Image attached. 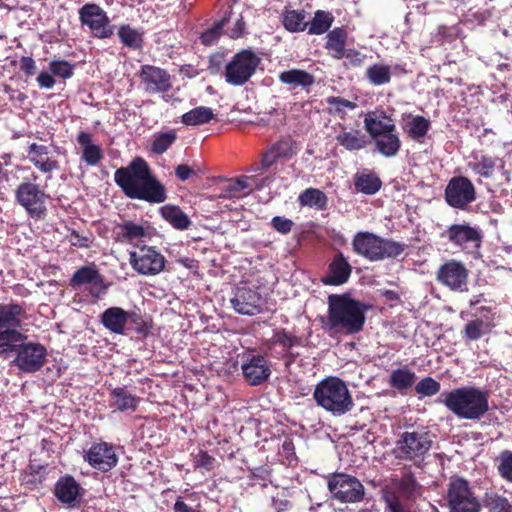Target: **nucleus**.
Listing matches in <instances>:
<instances>
[{
    "mask_svg": "<svg viewBox=\"0 0 512 512\" xmlns=\"http://www.w3.org/2000/svg\"><path fill=\"white\" fill-rule=\"evenodd\" d=\"M27 312L16 302L0 304V358L15 356L12 363L23 373H35L46 362L47 349L39 342L27 341L23 330Z\"/></svg>",
    "mask_w": 512,
    "mask_h": 512,
    "instance_id": "f257e3e1",
    "label": "nucleus"
},
{
    "mask_svg": "<svg viewBox=\"0 0 512 512\" xmlns=\"http://www.w3.org/2000/svg\"><path fill=\"white\" fill-rule=\"evenodd\" d=\"M114 181L126 197L150 204L166 201L165 186L152 174L148 163L141 157L134 158L127 167L118 168Z\"/></svg>",
    "mask_w": 512,
    "mask_h": 512,
    "instance_id": "f03ea898",
    "label": "nucleus"
},
{
    "mask_svg": "<svg viewBox=\"0 0 512 512\" xmlns=\"http://www.w3.org/2000/svg\"><path fill=\"white\" fill-rule=\"evenodd\" d=\"M328 311L323 328L330 336H350L361 332L366 321L368 306L350 294H331L327 299Z\"/></svg>",
    "mask_w": 512,
    "mask_h": 512,
    "instance_id": "7ed1b4c3",
    "label": "nucleus"
},
{
    "mask_svg": "<svg viewBox=\"0 0 512 512\" xmlns=\"http://www.w3.org/2000/svg\"><path fill=\"white\" fill-rule=\"evenodd\" d=\"M436 401L459 419L480 420L489 410V392L476 386L443 392Z\"/></svg>",
    "mask_w": 512,
    "mask_h": 512,
    "instance_id": "20e7f679",
    "label": "nucleus"
},
{
    "mask_svg": "<svg viewBox=\"0 0 512 512\" xmlns=\"http://www.w3.org/2000/svg\"><path fill=\"white\" fill-rule=\"evenodd\" d=\"M317 405L333 416H342L354 407L352 395L346 383L338 377H326L314 389Z\"/></svg>",
    "mask_w": 512,
    "mask_h": 512,
    "instance_id": "39448f33",
    "label": "nucleus"
},
{
    "mask_svg": "<svg viewBox=\"0 0 512 512\" xmlns=\"http://www.w3.org/2000/svg\"><path fill=\"white\" fill-rule=\"evenodd\" d=\"M404 248V244L366 231L356 233L352 240L353 251L372 262L396 258L404 252Z\"/></svg>",
    "mask_w": 512,
    "mask_h": 512,
    "instance_id": "423d86ee",
    "label": "nucleus"
},
{
    "mask_svg": "<svg viewBox=\"0 0 512 512\" xmlns=\"http://www.w3.org/2000/svg\"><path fill=\"white\" fill-rule=\"evenodd\" d=\"M433 437L426 428L404 431L399 434L392 453L398 460L420 463L430 451Z\"/></svg>",
    "mask_w": 512,
    "mask_h": 512,
    "instance_id": "0eeeda50",
    "label": "nucleus"
},
{
    "mask_svg": "<svg viewBox=\"0 0 512 512\" xmlns=\"http://www.w3.org/2000/svg\"><path fill=\"white\" fill-rule=\"evenodd\" d=\"M33 181L25 179L15 189V200L33 219H41L46 215L49 195L35 181L37 175L32 174Z\"/></svg>",
    "mask_w": 512,
    "mask_h": 512,
    "instance_id": "6e6552de",
    "label": "nucleus"
},
{
    "mask_svg": "<svg viewBox=\"0 0 512 512\" xmlns=\"http://www.w3.org/2000/svg\"><path fill=\"white\" fill-rule=\"evenodd\" d=\"M450 512H480L481 503L475 496L469 482L457 477L450 480L447 491Z\"/></svg>",
    "mask_w": 512,
    "mask_h": 512,
    "instance_id": "1a4fd4ad",
    "label": "nucleus"
},
{
    "mask_svg": "<svg viewBox=\"0 0 512 512\" xmlns=\"http://www.w3.org/2000/svg\"><path fill=\"white\" fill-rule=\"evenodd\" d=\"M260 58L251 50H242L234 55L225 67V80L233 86L245 84L255 73Z\"/></svg>",
    "mask_w": 512,
    "mask_h": 512,
    "instance_id": "9d476101",
    "label": "nucleus"
},
{
    "mask_svg": "<svg viewBox=\"0 0 512 512\" xmlns=\"http://www.w3.org/2000/svg\"><path fill=\"white\" fill-rule=\"evenodd\" d=\"M328 489L333 498L343 503H356L365 495L363 484L354 476L337 473L328 480Z\"/></svg>",
    "mask_w": 512,
    "mask_h": 512,
    "instance_id": "9b49d317",
    "label": "nucleus"
},
{
    "mask_svg": "<svg viewBox=\"0 0 512 512\" xmlns=\"http://www.w3.org/2000/svg\"><path fill=\"white\" fill-rule=\"evenodd\" d=\"M78 14L82 26L88 27L94 37L107 39L113 35L111 21L99 5L87 3L79 9Z\"/></svg>",
    "mask_w": 512,
    "mask_h": 512,
    "instance_id": "f8f14e48",
    "label": "nucleus"
},
{
    "mask_svg": "<svg viewBox=\"0 0 512 512\" xmlns=\"http://www.w3.org/2000/svg\"><path fill=\"white\" fill-rule=\"evenodd\" d=\"M441 236L447 239L453 246L468 252H473L480 248L483 238L481 229L469 223L451 224Z\"/></svg>",
    "mask_w": 512,
    "mask_h": 512,
    "instance_id": "ddd939ff",
    "label": "nucleus"
},
{
    "mask_svg": "<svg viewBox=\"0 0 512 512\" xmlns=\"http://www.w3.org/2000/svg\"><path fill=\"white\" fill-rule=\"evenodd\" d=\"M164 256L155 247L146 245L129 253V263L139 274L152 276L159 274L165 267Z\"/></svg>",
    "mask_w": 512,
    "mask_h": 512,
    "instance_id": "4468645a",
    "label": "nucleus"
},
{
    "mask_svg": "<svg viewBox=\"0 0 512 512\" xmlns=\"http://www.w3.org/2000/svg\"><path fill=\"white\" fill-rule=\"evenodd\" d=\"M70 286L74 289L87 286L89 294L96 299H100L107 294L109 285L105 283L104 277L95 265H87L74 272L70 279Z\"/></svg>",
    "mask_w": 512,
    "mask_h": 512,
    "instance_id": "2eb2a0df",
    "label": "nucleus"
},
{
    "mask_svg": "<svg viewBox=\"0 0 512 512\" xmlns=\"http://www.w3.org/2000/svg\"><path fill=\"white\" fill-rule=\"evenodd\" d=\"M475 199V187L468 178L456 176L450 179L445 188V200L449 206L464 210Z\"/></svg>",
    "mask_w": 512,
    "mask_h": 512,
    "instance_id": "dca6fc26",
    "label": "nucleus"
},
{
    "mask_svg": "<svg viewBox=\"0 0 512 512\" xmlns=\"http://www.w3.org/2000/svg\"><path fill=\"white\" fill-rule=\"evenodd\" d=\"M467 279L468 270L461 262L456 260L445 262L437 271V280L455 292L468 290Z\"/></svg>",
    "mask_w": 512,
    "mask_h": 512,
    "instance_id": "f3484780",
    "label": "nucleus"
},
{
    "mask_svg": "<svg viewBox=\"0 0 512 512\" xmlns=\"http://www.w3.org/2000/svg\"><path fill=\"white\" fill-rule=\"evenodd\" d=\"M241 371L245 381L251 386H259L271 375V368L266 357L260 354L243 356Z\"/></svg>",
    "mask_w": 512,
    "mask_h": 512,
    "instance_id": "a211bd4d",
    "label": "nucleus"
},
{
    "mask_svg": "<svg viewBox=\"0 0 512 512\" xmlns=\"http://www.w3.org/2000/svg\"><path fill=\"white\" fill-rule=\"evenodd\" d=\"M141 318L132 311H126L121 307L113 306L105 309L100 314V323L109 332L117 335L126 334V326L131 321L138 324Z\"/></svg>",
    "mask_w": 512,
    "mask_h": 512,
    "instance_id": "6ab92c4d",
    "label": "nucleus"
},
{
    "mask_svg": "<svg viewBox=\"0 0 512 512\" xmlns=\"http://www.w3.org/2000/svg\"><path fill=\"white\" fill-rule=\"evenodd\" d=\"M139 76L148 93H165L171 89V77L166 70L160 67L143 65Z\"/></svg>",
    "mask_w": 512,
    "mask_h": 512,
    "instance_id": "aec40b11",
    "label": "nucleus"
},
{
    "mask_svg": "<svg viewBox=\"0 0 512 512\" xmlns=\"http://www.w3.org/2000/svg\"><path fill=\"white\" fill-rule=\"evenodd\" d=\"M230 303L233 309L242 315H256L262 311L261 296L246 286L237 287Z\"/></svg>",
    "mask_w": 512,
    "mask_h": 512,
    "instance_id": "412c9836",
    "label": "nucleus"
},
{
    "mask_svg": "<svg viewBox=\"0 0 512 512\" xmlns=\"http://www.w3.org/2000/svg\"><path fill=\"white\" fill-rule=\"evenodd\" d=\"M85 459L93 468L102 472L110 471L118 463L114 447L106 442L92 445Z\"/></svg>",
    "mask_w": 512,
    "mask_h": 512,
    "instance_id": "4be33fe9",
    "label": "nucleus"
},
{
    "mask_svg": "<svg viewBox=\"0 0 512 512\" xmlns=\"http://www.w3.org/2000/svg\"><path fill=\"white\" fill-rule=\"evenodd\" d=\"M82 491L80 484L70 475L60 477L54 488L56 498L68 508L79 505Z\"/></svg>",
    "mask_w": 512,
    "mask_h": 512,
    "instance_id": "5701e85b",
    "label": "nucleus"
},
{
    "mask_svg": "<svg viewBox=\"0 0 512 512\" xmlns=\"http://www.w3.org/2000/svg\"><path fill=\"white\" fill-rule=\"evenodd\" d=\"M352 273V266L342 252H338L328 265L327 272L322 278L325 285L340 286L345 284Z\"/></svg>",
    "mask_w": 512,
    "mask_h": 512,
    "instance_id": "b1692460",
    "label": "nucleus"
},
{
    "mask_svg": "<svg viewBox=\"0 0 512 512\" xmlns=\"http://www.w3.org/2000/svg\"><path fill=\"white\" fill-rule=\"evenodd\" d=\"M116 240L122 243H129L137 248L149 236L148 226L130 220H124L116 226Z\"/></svg>",
    "mask_w": 512,
    "mask_h": 512,
    "instance_id": "393cba45",
    "label": "nucleus"
},
{
    "mask_svg": "<svg viewBox=\"0 0 512 512\" xmlns=\"http://www.w3.org/2000/svg\"><path fill=\"white\" fill-rule=\"evenodd\" d=\"M76 140L82 150L80 157L82 162L94 167L103 160V150L99 145L93 143V135L91 133L81 131L78 133Z\"/></svg>",
    "mask_w": 512,
    "mask_h": 512,
    "instance_id": "a878e982",
    "label": "nucleus"
},
{
    "mask_svg": "<svg viewBox=\"0 0 512 512\" xmlns=\"http://www.w3.org/2000/svg\"><path fill=\"white\" fill-rule=\"evenodd\" d=\"M271 343L274 345L281 346L285 351V357H288L290 361H294L300 354L294 352L295 347H305L307 344V339L296 336L284 328H280L274 331V334L271 338Z\"/></svg>",
    "mask_w": 512,
    "mask_h": 512,
    "instance_id": "bb28decb",
    "label": "nucleus"
},
{
    "mask_svg": "<svg viewBox=\"0 0 512 512\" xmlns=\"http://www.w3.org/2000/svg\"><path fill=\"white\" fill-rule=\"evenodd\" d=\"M364 125L372 139L396 130L393 120L379 111L369 112L365 116Z\"/></svg>",
    "mask_w": 512,
    "mask_h": 512,
    "instance_id": "cd10ccee",
    "label": "nucleus"
},
{
    "mask_svg": "<svg viewBox=\"0 0 512 512\" xmlns=\"http://www.w3.org/2000/svg\"><path fill=\"white\" fill-rule=\"evenodd\" d=\"M335 139L337 143L348 151H359L366 147L367 136L359 129L340 126Z\"/></svg>",
    "mask_w": 512,
    "mask_h": 512,
    "instance_id": "c85d7f7f",
    "label": "nucleus"
},
{
    "mask_svg": "<svg viewBox=\"0 0 512 512\" xmlns=\"http://www.w3.org/2000/svg\"><path fill=\"white\" fill-rule=\"evenodd\" d=\"M48 147L32 143L28 147L29 161L42 173H51L59 168L58 162L48 157Z\"/></svg>",
    "mask_w": 512,
    "mask_h": 512,
    "instance_id": "c756f323",
    "label": "nucleus"
},
{
    "mask_svg": "<svg viewBox=\"0 0 512 512\" xmlns=\"http://www.w3.org/2000/svg\"><path fill=\"white\" fill-rule=\"evenodd\" d=\"M111 406L120 412H134L139 404V397L132 394L126 387H116L110 392Z\"/></svg>",
    "mask_w": 512,
    "mask_h": 512,
    "instance_id": "7c9ffc66",
    "label": "nucleus"
},
{
    "mask_svg": "<svg viewBox=\"0 0 512 512\" xmlns=\"http://www.w3.org/2000/svg\"><path fill=\"white\" fill-rule=\"evenodd\" d=\"M279 80L292 89L302 88L308 90L314 83L315 77L301 69H290L279 74Z\"/></svg>",
    "mask_w": 512,
    "mask_h": 512,
    "instance_id": "2f4dec72",
    "label": "nucleus"
},
{
    "mask_svg": "<svg viewBox=\"0 0 512 512\" xmlns=\"http://www.w3.org/2000/svg\"><path fill=\"white\" fill-rule=\"evenodd\" d=\"M161 216L175 229L187 230L192 221L189 216L176 205H164L160 208Z\"/></svg>",
    "mask_w": 512,
    "mask_h": 512,
    "instance_id": "473e14b6",
    "label": "nucleus"
},
{
    "mask_svg": "<svg viewBox=\"0 0 512 512\" xmlns=\"http://www.w3.org/2000/svg\"><path fill=\"white\" fill-rule=\"evenodd\" d=\"M373 140L375 142L376 151L387 158L395 157L401 148V140L397 129L393 132L382 134Z\"/></svg>",
    "mask_w": 512,
    "mask_h": 512,
    "instance_id": "72a5a7b5",
    "label": "nucleus"
},
{
    "mask_svg": "<svg viewBox=\"0 0 512 512\" xmlns=\"http://www.w3.org/2000/svg\"><path fill=\"white\" fill-rule=\"evenodd\" d=\"M298 202L302 207L325 210L328 205V197L317 188H307L298 196Z\"/></svg>",
    "mask_w": 512,
    "mask_h": 512,
    "instance_id": "f704fd0d",
    "label": "nucleus"
},
{
    "mask_svg": "<svg viewBox=\"0 0 512 512\" xmlns=\"http://www.w3.org/2000/svg\"><path fill=\"white\" fill-rule=\"evenodd\" d=\"M325 48L333 58L341 59L345 54L347 34L342 28H335L327 34Z\"/></svg>",
    "mask_w": 512,
    "mask_h": 512,
    "instance_id": "c9c22d12",
    "label": "nucleus"
},
{
    "mask_svg": "<svg viewBox=\"0 0 512 512\" xmlns=\"http://www.w3.org/2000/svg\"><path fill=\"white\" fill-rule=\"evenodd\" d=\"M214 118V112L210 107L199 106L182 115V123L187 126H199L209 123Z\"/></svg>",
    "mask_w": 512,
    "mask_h": 512,
    "instance_id": "e433bc0d",
    "label": "nucleus"
},
{
    "mask_svg": "<svg viewBox=\"0 0 512 512\" xmlns=\"http://www.w3.org/2000/svg\"><path fill=\"white\" fill-rule=\"evenodd\" d=\"M381 180L372 173H357L354 178L356 189L366 195H373L381 188Z\"/></svg>",
    "mask_w": 512,
    "mask_h": 512,
    "instance_id": "4c0bfd02",
    "label": "nucleus"
},
{
    "mask_svg": "<svg viewBox=\"0 0 512 512\" xmlns=\"http://www.w3.org/2000/svg\"><path fill=\"white\" fill-rule=\"evenodd\" d=\"M415 380L416 374L408 368L393 370L389 376V384L398 391L412 387Z\"/></svg>",
    "mask_w": 512,
    "mask_h": 512,
    "instance_id": "58836bf2",
    "label": "nucleus"
},
{
    "mask_svg": "<svg viewBox=\"0 0 512 512\" xmlns=\"http://www.w3.org/2000/svg\"><path fill=\"white\" fill-rule=\"evenodd\" d=\"M365 76L374 86H382L391 80V67L377 63L367 68Z\"/></svg>",
    "mask_w": 512,
    "mask_h": 512,
    "instance_id": "ea45409f",
    "label": "nucleus"
},
{
    "mask_svg": "<svg viewBox=\"0 0 512 512\" xmlns=\"http://www.w3.org/2000/svg\"><path fill=\"white\" fill-rule=\"evenodd\" d=\"M334 21L330 12L317 10L313 19L308 23V33L312 35H321L329 30Z\"/></svg>",
    "mask_w": 512,
    "mask_h": 512,
    "instance_id": "a19ab883",
    "label": "nucleus"
},
{
    "mask_svg": "<svg viewBox=\"0 0 512 512\" xmlns=\"http://www.w3.org/2000/svg\"><path fill=\"white\" fill-rule=\"evenodd\" d=\"M304 10H286L283 14V25L290 32L304 31L308 26Z\"/></svg>",
    "mask_w": 512,
    "mask_h": 512,
    "instance_id": "79ce46f5",
    "label": "nucleus"
},
{
    "mask_svg": "<svg viewBox=\"0 0 512 512\" xmlns=\"http://www.w3.org/2000/svg\"><path fill=\"white\" fill-rule=\"evenodd\" d=\"M120 41L128 48L137 50L143 46L142 33L130 25H121L118 30Z\"/></svg>",
    "mask_w": 512,
    "mask_h": 512,
    "instance_id": "37998d69",
    "label": "nucleus"
},
{
    "mask_svg": "<svg viewBox=\"0 0 512 512\" xmlns=\"http://www.w3.org/2000/svg\"><path fill=\"white\" fill-rule=\"evenodd\" d=\"M408 135L417 141L424 138L430 128V121L423 116H412L411 120L407 122Z\"/></svg>",
    "mask_w": 512,
    "mask_h": 512,
    "instance_id": "c03bdc74",
    "label": "nucleus"
},
{
    "mask_svg": "<svg viewBox=\"0 0 512 512\" xmlns=\"http://www.w3.org/2000/svg\"><path fill=\"white\" fill-rule=\"evenodd\" d=\"M483 505L489 512H511L512 505L504 496L495 492H486L483 499Z\"/></svg>",
    "mask_w": 512,
    "mask_h": 512,
    "instance_id": "a18cd8bd",
    "label": "nucleus"
},
{
    "mask_svg": "<svg viewBox=\"0 0 512 512\" xmlns=\"http://www.w3.org/2000/svg\"><path fill=\"white\" fill-rule=\"evenodd\" d=\"M176 139L177 135L173 130L159 133L155 135L151 149L155 154L161 155L171 147V145L176 141Z\"/></svg>",
    "mask_w": 512,
    "mask_h": 512,
    "instance_id": "49530a36",
    "label": "nucleus"
},
{
    "mask_svg": "<svg viewBox=\"0 0 512 512\" xmlns=\"http://www.w3.org/2000/svg\"><path fill=\"white\" fill-rule=\"evenodd\" d=\"M496 161L497 160L495 158L483 155L469 165L476 174L485 178H489L494 172Z\"/></svg>",
    "mask_w": 512,
    "mask_h": 512,
    "instance_id": "de8ad7c7",
    "label": "nucleus"
},
{
    "mask_svg": "<svg viewBox=\"0 0 512 512\" xmlns=\"http://www.w3.org/2000/svg\"><path fill=\"white\" fill-rule=\"evenodd\" d=\"M229 17L224 16L221 20L216 22L212 27L205 30L200 35L201 42L206 46H211L215 44L218 39L220 38L223 28L225 24L227 23Z\"/></svg>",
    "mask_w": 512,
    "mask_h": 512,
    "instance_id": "09e8293b",
    "label": "nucleus"
},
{
    "mask_svg": "<svg viewBox=\"0 0 512 512\" xmlns=\"http://www.w3.org/2000/svg\"><path fill=\"white\" fill-rule=\"evenodd\" d=\"M499 475L512 483V451L503 450L497 458Z\"/></svg>",
    "mask_w": 512,
    "mask_h": 512,
    "instance_id": "8fccbe9b",
    "label": "nucleus"
},
{
    "mask_svg": "<svg viewBox=\"0 0 512 512\" xmlns=\"http://www.w3.org/2000/svg\"><path fill=\"white\" fill-rule=\"evenodd\" d=\"M50 72L62 79H69L74 74V65L66 60H53L49 63Z\"/></svg>",
    "mask_w": 512,
    "mask_h": 512,
    "instance_id": "3c124183",
    "label": "nucleus"
},
{
    "mask_svg": "<svg viewBox=\"0 0 512 512\" xmlns=\"http://www.w3.org/2000/svg\"><path fill=\"white\" fill-rule=\"evenodd\" d=\"M489 325L483 320H472L465 325V337L469 340H478L488 331Z\"/></svg>",
    "mask_w": 512,
    "mask_h": 512,
    "instance_id": "603ef678",
    "label": "nucleus"
},
{
    "mask_svg": "<svg viewBox=\"0 0 512 512\" xmlns=\"http://www.w3.org/2000/svg\"><path fill=\"white\" fill-rule=\"evenodd\" d=\"M441 385L432 377L421 379L415 386V391L421 396H433L440 391Z\"/></svg>",
    "mask_w": 512,
    "mask_h": 512,
    "instance_id": "864d4df0",
    "label": "nucleus"
},
{
    "mask_svg": "<svg viewBox=\"0 0 512 512\" xmlns=\"http://www.w3.org/2000/svg\"><path fill=\"white\" fill-rule=\"evenodd\" d=\"M271 147L279 159H290L295 154L294 142L290 138L281 139Z\"/></svg>",
    "mask_w": 512,
    "mask_h": 512,
    "instance_id": "5fc2aeb1",
    "label": "nucleus"
},
{
    "mask_svg": "<svg viewBox=\"0 0 512 512\" xmlns=\"http://www.w3.org/2000/svg\"><path fill=\"white\" fill-rule=\"evenodd\" d=\"M327 103L338 113H344L346 109L353 110L356 108V104L354 102L341 97H328Z\"/></svg>",
    "mask_w": 512,
    "mask_h": 512,
    "instance_id": "6e6d98bb",
    "label": "nucleus"
},
{
    "mask_svg": "<svg viewBox=\"0 0 512 512\" xmlns=\"http://www.w3.org/2000/svg\"><path fill=\"white\" fill-rule=\"evenodd\" d=\"M271 225L277 232L285 235L291 232L294 223L288 218L275 216L271 220Z\"/></svg>",
    "mask_w": 512,
    "mask_h": 512,
    "instance_id": "4d7b16f0",
    "label": "nucleus"
},
{
    "mask_svg": "<svg viewBox=\"0 0 512 512\" xmlns=\"http://www.w3.org/2000/svg\"><path fill=\"white\" fill-rule=\"evenodd\" d=\"M20 70L28 77L35 75V73L37 71V66H36L35 60L29 56L21 57Z\"/></svg>",
    "mask_w": 512,
    "mask_h": 512,
    "instance_id": "13d9d810",
    "label": "nucleus"
},
{
    "mask_svg": "<svg viewBox=\"0 0 512 512\" xmlns=\"http://www.w3.org/2000/svg\"><path fill=\"white\" fill-rule=\"evenodd\" d=\"M52 73L42 71L38 74L36 78V82L38 86L42 89H51L55 85V79Z\"/></svg>",
    "mask_w": 512,
    "mask_h": 512,
    "instance_id": "bf43d9fd",
    "label": "nucleus"
},
{
    "mask_svg": "<svg viewBox=\"0 0 512 512\" xmlns=\"http://www.w3.org/2000/svg\"><path fill=\"white\" fill-rule=\"evenodd\" d=\"M69 242L73 246L86 248L89 246L90 240L88 237L81 235L79 232L72 231L69 235Z\"/></svg>",
    "mask_w": 512,
    "mask_h": 512,
    "instance_id": "052dcab7",
    "label": "nucleus"
},
{
    "mask_svg": "<svg viewBox=\"0 0 512 512\" xmlns=\"http://www.w3.org/2000/svg\"><path fill=\"white\" fill-rule=\"evenodd\" d=\"M246 189H250L249 178L241 177L228 186V191L231 193L243 192Z\"/></svg>",
    "mask_w": 512,
    "mask_h": 512,
    "instance_id": "680f3d73",
    "label": "nucleus"
},
{
    "mask_svg": "<svg viewBox=\"0 0 512 512\" xmlns=\"http://www.w3.org/2000/svg\"><path fill=\"white\" fill-rule=\"evenodd\" d=\"M279 160L277 157L275 151L272 149V147L269 148V150L263 155L261 160V169L267 170L270 168L273 164H275Z\"/></svg>",
    "mask_w": 512,
    "mask_h": 512,
    "instance_id": "e2e57ef3",
    "label": "nucleus"
},
{
    "mask_svg": "<svg viewBox=\"0 0 512 512\" xmlns=\"http://www.w3.org/2000/svg\"><path fill=\"white\" fill-rule=\"evenodd\" d=\"M386 508L390 512H404V508L400 500L395 495H388L385 498Z\"/></svg>",
    "mask_w": 512,
    "mask_h": 512,
    "instance_id": "0e129e2a",
    "label": "nucleus"
},
{
    "mask_svg": "<svg viewBox=\"0 0 512 512\" xmlns=\"http://www.w3.org/2000/svg\"><path fill=\"white\" fill-rule=\"evenodd\" d=\"M344 57L349 60L353 66H360L365 58L360 52L354 49L345 50Z\"/></svg>",
    "mask_w": 512,
    "mask_h": 512,
    "instance_id": "69168bd1",
    "label": "nucleus"
},
{
    "mask_svg": "<svg viewBox=\"0 0 512 512\" xmlns=\"http://www.w3.org/2000/svg\"><path fill=\"white\" fill-rule=\"evenodd\" d=\"M194 173V170L186 164H180L175 168V174L181 181L188 180Z\"/></svg>",
    "mask_w": 512,
    "mask_h": 512,
    "instance_id": "338daca9",
    "label": "nucleus"
},
{
    "mask_svg": "<svg viewBox=\"0 0 512 512\" xmlns=\"http://www.w3.org/2000/svg\"><path fill=\"white\" fill-rule=\"evenodd\" d=\"M4 92L9 94V99L11 101H15V102H18L20 104L25 102L26 99H27V95L25 93L17 91V90H14L10 86H8V85H6L4 87Z\"/></svg>",
    "mask_w": 512,
    "mask_h": 512,
    "instance_id": "774afa93",
    "label": "nucleus"
}]
</instances>
